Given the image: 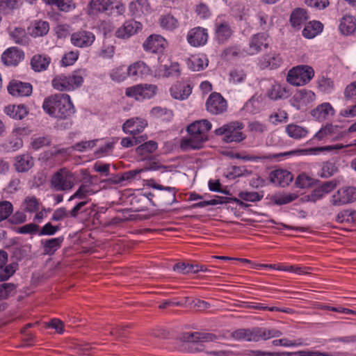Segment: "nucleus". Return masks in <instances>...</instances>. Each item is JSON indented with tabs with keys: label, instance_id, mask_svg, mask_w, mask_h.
Instances as JSON below:
<instances>
[{
	"label": "nucleus",
	"instance_id": "obj_38",
	"mask_svg": "<svg viewBox=\"0 0 356 356\" xmlns=\"http://www.w3.org/2000/svg\"><path fill=\"white\" fill-rule=\"evenodd\" d=\"M281 62L282 59L279 54L270 53L261 57L259 60V65L262 69L267 67L273 69L278 67Z\"/></svg>",
	"mask_w": 356,
	"mask_h": 356
},
{
	"label": "nucleus",
	"instance_id": "obj_60",
	"mask_svg": "<svg viewBox=\"0 0 356 356\" xmlns=\"http://www.w3.org/2000/svg\"><path fill=\"white\" fill-rule=\"evenodd\" d=\"M79 58L78 51H71L65 53L61 60L62 64L64 66H70L73 65Z\"/></svg>",
	"mask_w": 356,
	"mask_h": 356
},
{
	"label": "nucleus",
	"instance_id": "obj_64",
	"mask_svg": "<svg viewBox=\"0 0 356 356\" xmlns=\"http://www.w3.org/2000/svg\"><path fill=\"white\" fill-rule=\"evenodd\" d=\"M344 97L348 99L356 98V81L348 84L344 90Z\"/></svg>",
	"mask_w": 356,
	"mask_h": 356
},
{
	"label": "nucleus",
	"instance_id": "obj_48",
	"mask_svg": "<svg viewBox=\"0 0 356 356\" xmlns=\"http://www.w3.org/2000/svg\"><path fill=\"white\" fill-rule=\"evenodd\" d=\"M211 339V337L199 332H186L182 336V339L188 343H197L199 341H208Z\"/></svg>",
	"mask_w": 356,
	"mask_h": 356
},
{
	"label": "nucleus",
	"instance_id": "obj_2",
	"mask_svg": "<svg viewBox=\"0 0 356 356\" xmlns=\"http://www.w3.org/2000/svg\"><path fill=\"white\" fill-rule=\"evenodd\" d=\"M86 76L85 69L74 70L68 74H58L52 81V86L58 91H72L81 87Z\"/></svg>",
	"mask_w": 356,
	"mask_h": 356
},
{
	"label": "nucleus",
	"instance_id": "obj_16",
	"mask_svg": "<svg viewBox=\"0 0 356 356\" xmlns=\"http://www.w3.org/2000/svg\"><path fill=\"white\" fill-rule=\"evenodd\" d=\"M95 40V35L88 31H79L71 35V43L77 47L84 48L92 44Z\"/></svg>",
	"mask_w": 356,
	"mask_h": 356
},
{
	"label": "nucleus",
	"instance_id": "obj_10",
	"mask_svg": "<svg viewBox=\"0 0 356 356\" xmlns=\"http://www.w3.org/2000/svg\"><path fill=\"white\" fill-rule=\"evenodd\" d=\"M356 201V188L343 186L339 188L330 198V203L334 207H340Z\"/></svg>",
	"mask_w": 356,
	"mask_h": 356
},
{
	"label": "nucleus",
	"instance_id": "obj_61",
	"mask_svg": "<svg viewBox=\"0 0 356 356\" xmlns=\"http://www.w3.org/2000/svg\"><path fill=\"white\" fill-rule=\"evenodd\" d=\"M50 143V140L47 136H39L33 138L31 140V145L35 150H38L43 147L47 146Z\"/></svg>",
	"mask_w": 356,
	"mask_h": 356
},
{
	"label": "nucleus",
	"instance_id": "obj_28",
	"mask_svg": "<svg viewBox=\"0 0 356 356\" xmlns=\"http://www.w3.org/2000/svg\"><path fill=\"white\" fill-rule=\"evenodd\" d=\"M285 133L289 138L300 140L307 136L309 130L307 127L298 123H290L285 127Z\"/></svg>",
	"mask_w": 356,
	"mask_h": 356
},
{
	"label": "nucleus",
	"instance_id": "obj_6",
	"mask_svg": "<svg viewBox=\"0 0 356 356\" xmlns=\"http://www.w3.org/2000/svg\"><path fill=\"white\" fill-rule=\"evenodd\" d=\"M78 177L76 172L62 168L53 175L51 184L52 188L57 191H69L75 185Z\"/></svg>",
	"mask_w": 356,
	"mask_h": 356
},
{
	"label": "nucleus",
	"instance_id": "obj_23",
	"mask_svg": "<svg viewBox=\"0 0 356 356\" xmlns=\"http://www.w3.org/2000/svg\"><path fill=\"white\" fill-rule=\"evenodd\" d=\"M269 178L275 186L285 187L293 181V175L286 170L277 169L270 173Z\"/></svg>",
	"mask_w": 356,
	"mask_h": 356
},
{
	"label": "nucleus",
	"instance_id": "obj_53",
	"mask_svg": "<svg viewBox=\"0 0 356 356\" xmlns=\"http://www.w3.org/2000/svg\"><path fill=\"white\" fill-rule=\"evenodd\" d=\"M259 25L263 30L268 31L273 26V17L268 16L264 13H259L257 15Z\"/></svg>",
	"mask_w": 356,
	"mask_h": 356
},
{
	"label": "nucleus",
	"instance_id": "obj_54",
	"mask_svg": "<svg viewBox=\"0 0 356 356\" xmlns=\"http://www.w3.org/2000/svg\"><path fill=\"white\" fill-rule=\"evenodd\" d=\"M296 198L297 195L293 193H283L275 195L274 201L276 204L282 205L288 204Z\"/></svg>",
	"mask_w": 356,
	"mask_h": 356
},
{
	"label": "nucleus",
	"instance_id": "obj_56",
	"mask_svg": "<svg viewBox=\"0 0 356 356\" xmlns=\"http://www.w3.org/2000/svg\"><path fill=\"white\" fill-rule=\"evenodd\" d=\"M13 211V204L8 201L0 202V222L6 219Z\"/></svg>",
	"mask_w": 356,
	"mask_h": 356
},
{
	"label": "nucleus",
	"instance_id": "obj_31",
	"mask_svg": "<svg viewBox=\"0 0 356 356\" xmlns=\"http://www.w3.org/2000/svg\"><path fill=\"white\" fill-rule=\"evenodd\" d=\"M129 10L132 16L140 17L150 12V6L147 0H136L129 3Z\"/></svg>",
	"mask_w": 356,
	"mask_h": 356
},
{
	"label": "nucleus",
	"instance_id": "obj_22",
	"mask_svg": "<svg viewBox=\"0 0 356 356\" xmlns=\"http://www.w3.org/2000/svg\"><path fill=\"white\" fill-rule=\"evenodd\" d=\"M143 28L140 22L135 20L125 22L115 32V35L119 38H128L140 31Z\"/></svg>",
	"mask_w": 356,
	"mask_h": 356
},
{
	"label": "nucleus",
	"instance_id": "obj_11",
	"mask_svg": "<svg viewBox=\"0 0 356 356\" xmlns=\"http://www.w3.org/2000/svg\"><path fill=\"white\" fill-rule=\"evenodd\" d=\"M26 134L24 127L15 128L7 140L1 144L2 148L6 152H15L23 146L22 136Z\"/></svg>",
	"mask_w": 356,
	"mask_h": 356
},
{
	"label": "nucleus",
	"instance_id": "obj_14",
	"mask_svg": "<svg viewBox=\"0 0 356 356\" xmlns=\"http://www.w3.org/2000/svg\"><path fill=\"white\" fill-rule=\"evenodd\" d=\"M151 73L150 67L141 60L135 62L128 67V76L134 81L146 79Z\"/></svg>",
	"mask_w": 356,
	"mask_h": 356
},
{
	"label": "nucleus",
	"instance_id": "obj_9",
	"mask_svg": "<svg viewBox=\"0 0 356 356\" xmlns=\"http://www.w3.org/2000/svg\"><path fill=\"white\" fill-rule=\"evenodd\" d=\"M157 92V86L154 84H138L126 89L125 94L129 97L134 98L137 101L149 99L154 97Z\"/></svg>",
	"mask_w": 356,
	"mask_h": 356
},
{
	"label": "nucleus",
	"instance_id": "obj_24",
	"mask_svg": "<svg viewBox=\"0 0 356 356\" xmlns=\"http://www.w3.org/2000/svg\"><path fill=\"white\" fill-rule=\"evenodd\" d=\"M147 122L141 118H133L127 120L122 126V130L125 134L136 135L142 132L147 127Z\"/></svg>",
	"mask_w": 356,
	"mask_h": 356
},
{
	"label": "nucleus",
	"instance_id": "obj_7",
	"mask_svg": "<svg viewBox=\"0 0 356 356\" xmlns=\"http://www.w3.org/2000/svg\"><path fill=\"white\" fill-rule=\"evenodd\" d=\"M80 175L82 177V183L76 191L69 198V201L81 199L88 202V197L98 191L96 185L92 181V176L88 173L87 170L81 169Z\"/></svg>",
	"mask_w": 356,
	"mask_h": 356
},
{
	"label": "nucleus",
	"instance_id": "obj_32",
	"mask_svg": "<svg viewBox=\"0 0 356 356\" xmlns=\"http://www.w3.org/2000/svg\"><path fill=\"white\" fill-rule=\"evenodd\" d=\"M288 94L286 85L275 81L270 83V87L267 90L268 97L273 100L285 98Z\"/></svg>",
	"mask_w": 356,
	"mask_h": 356
},
{
	"label": "nucleus",
	"instance_id": "obj_43",
	"mask_svg": "<svg viewBox=\"0 0 356 356\" xmlns=\"http://www.w3.org/2000/svg\"><path fill=\"white\" fill-rule=\"evenodd\" d=\"M42 207L38 199L35 196H27L22 204V209L27 213H35Z\"/></svg>",
	"mask_w": 356,
	"mask_h": 356
},
{
	"label": "nucleus",
	"instance_id": "obj_19",
	"mask_svg": "<svg viewBox=\"0 0 356 356\" xmlns=\"http://www.w3.org/2000/svg\"><path fill=\"white\" fill-rule=\"evenodd\" d=\"M8 92L14 97H28L33 91L32 85L29 83L19 81H10L7 87Z\"/></svg>",
	"mask_w": 356,
	"mask_h": 356
},
{
	"label": "nucleus",
	"instance_id": "obj_46",
	"mask_svg": "<svg viewBox=\"0 0 356 356\" xmlns=\"http://www.w3.org/2000/svg\"><path fill=\"white\" fill-rule=\"evenodd\" d=\"M317 87L321 92L330 94L334 89V83L331 79L323 76L317 79Z\"/></svg>",
	"mask_w": 356,
	"mask_h": 356
},
{
	"label": "nucleus",
	"instance_id": "obj_12",
	"mask_svg": "<svg viewBox=\"0 0 356 356\" xmlns=\"http://www.w3.org/2000/svg\"><path fill=\"white\" fill-rule=\"evenodd\" d=\"M316 100V94L310 90H298L290 100L291 105L297 110H305Z\"/></svg>",
	"mask_w": 356,
	"mask_h": 356
},
{
	"label": "nucleus",
	"instance_id": "obj_52",
	"mask_svg": "<svg viewBox=\"0 0 356 356\" xmlns=\"http://www.w3.org/2000/svg\"><path fill=\"white\" fill-rule=\"evenodd\" d=\"M161 26L168 30H173L178 26V21L171 15L162 16L160 19Z\"/></svg>",
	"mask_w": 356,
	"mask_h": 356
},
{
	"label": "nucleus",
	"instance_id": "obj_57",
	"mask_svg": "<svg viewBox=\"0 0 356 356\" xmlns=\"http://www.w3.org/2000/svg\"><path fill=\"white\" fill-rule=\"evenodd\" d=\"M246 74L241 68H236L229 73V81L234 83H239L245 79Z\"/></svg>",
	"mask_w": 356,
	"mask_h": 356
},
{
	"label": "nucleus",
	"instance_id": "obj_20",
	"mask_svg": "<svg viewBox=\"0 0 356 356\" xmlns=\"http://www.w3.org/2000/svg\"><path fill=\"white\" fill-rule=\"evenodd\" d=\"M167 41L159 35H152L143 43V48L146 51L160 53L167 46Z\"/></svg>",
	"mask_w": 356,
	"mask_h": 356
},
{
	"label": "nucleus",
	"instance_id": "obj_45",
	"mask_svg": "<svg viewBox=\"0 0 356 356\" xmlns=\"http://www.w3.org/2000/svg\"><path fill=\"white\" fill-rule=\"evenodd\" d=\"M109 76L113 81L120 83L126 80L128 76V67L120 65L113 68L109 72Z\"/></svg>",
	"mask_w": 356,
	"mask_h": 356
},
{
	"label": "nucleus",
	"instance_id": "obj_51",
	"mask_svg": "<svg viewBox=\"0 0 356 356\" xmlns=\"http://www.w3.org/2000/svg\"><path fill=\"white\" fill-rule=\"evenodd\" d=\"M336 127L332 124H327L322 127L313 136L314 139L321 140L328 136H331L335 129Z\"/></svg>",
	"mask_w": 356,
	"mask_h": 356
},
{
	"label": "nucleus",
	"instance_id": "obj_15",
	"mask_svg": "<svg viewBox=\"0 0 356 356\" xmlns=\"http://www.w3.org/2000/svg\"><path fill=\"white\" fill-rule=\"evenodd\" d=\"M208 38L207 29L199 26L190 30L186 36L188 42L195 47L204 46Z\"/></svg>",
	"mask_w": 356,
	"mask_h": 356
},
{
	"label": "nucleus",
	"instance_id": "obj_26",
	"mask_svg": "<svg viewBox=\"0 0 356 356\" xmlns=\"http://www.w3.org/2000/svg\"><path fill=\"white\" fill-rule=\"evenodd\" d=\"M34 164L33 156L29 153L19 154L14 158L13 165L18 172H28Z\"/></svg>",
	"mask_w": 356,
	"mask_h": 356
},
{
	"label": "nucleus",
	"instance_id": "obj_35",
	"mask_svg": "<svg viewBox=\"0 0 356 356\" xmlns=\"http://www.w3.org/2000/svg\"><path fill=\"white\" fill-rule=\"evenodd\" d=\"M51 62V58L45 54H35L31 60V69L36 72H40L46 70Z\"/></svg>",
	"mask_w": 356,
	"mask_h": 356
},
{
	"label": "nucleus",
	"instance_id": "obj_18",
	"mask_svg": "<svg viewBox=\"0 0 356 356\" xmlns=\"http://www.w3.org/2000/svg\"><path fill=\"white\" fill-rule=\"evenodd\" d=\"M24 58V51L15 47L8 48L1 55V60L7 66H16Z\"/></svg>",
	"mask_w": 356,
	"mask_h": 356
},
{
	"label": "nucleus",
	"instance_id": "obj_44",
	"mask_svg": "<svg viewBox=\"0 0 356 356\" xmlns=\"http://www.w3.org/2000/svg\"><path fill=\"white\" fill-rule=\"evenodd\" d=\"M63 237L54 238L42 241L44 252L47 254H54L61 246Z\"/></svg>",
	"mask_w": 356,
	"mask_h": 356
},
{
	"label": "nucleus",
	"instance_id": "obj_17",
	"mask_svg": "<svg viewBox=\"0 0 356 356\" xmlns=\"http://www.w3.org/2000/svg\"><path fill=\"white\" fill-rule=\"evenodd\" d=\"M268 34L265 33H259L254 34L252 36L249 47L246 50V54L248 55H255L260 52L262 47H268Z\"/></svg>",
	"mask_w": 356,
	"mask_h": 356
},
{
	"label": "nucleus",
	"instance_id": "obj_42",
	"mask_svg": "<svg viewBox=\"0 0 356 356\" xmlns=\"http://www.w3.org/2000/svg\"><path fill=\"white\" fill-rule=\"evenodd\" d=\"M173 270L182 274L197 273L200 271H204L205 268L202 266L193 265L186 263H178L174 265Z\"/></svg>",
	"mask_w": 356,
	"mask_h": 356
},
{
	"label": "nucleus",
	"instance_id": "obj_21",
	"mask_svg": "<svg viewBox=\"0 0 356 356\" xmlns=\"http://www.w3.org/2000/svg\"><path fill=\"white\" fill-rule=\"evenodd\" d=\"M310 114L314 120L323 122L333 117L335 110L330 103L324 102L312 109Z\"/></svg>",
	"mask_w": 356,
	"mask_h": 356
},
{
	"label": "nucleus",
	"instance_id": "obj_1",
	"mask_svg": "<svg viewBox=\"0 0 356 356\" xmlns=\"http://www.w3.org/2000/svg\"><path fill=\"white\" fill-rule=\"evenodd\" d=\"M42 108L50 116L66 119L75 113V108L67 94H56L44 99Z\"/></svg>",
	"mask_w": 356,
	"mask_h": 356
},
{
	"label": "nucleus",
	"instance_id": "obj_37",
	"mask_svg": "<svg viewBox=\"0 0 356 356\" xmlns=\"http://www.w3.org/2000/svg\"><path fill=\"white\" fill-rule=\"evenodd\" d=\"M8 33L10 38L16 44L23 46L29 44V39L24 28L10 26L8 28Z\"/></svg>",
	"mask_w": 356,
	"mask_h": 356
},
{
	"label": "nucleus",
	"instance_id": "obj_27",
	"mask_svg": "<svg viewBox=\"0 0 356 356\" xmlns=\"http://www.w3.org/2000/svg\"><path fill=\"white\" fill-rule=\"evenodd\" d=\"M28 33L33 38L42 37L49 31V24L42 19L32 21L27 27Z\"/></svg>",
	"mask_w": 356,
	"mask_h": 356
},
{
	"label": "nucleus",
	"instance_id": "obj_49",
	"mask_svg": "<svg viewBox=\"0 0 356 356\" xmlns=\"http://www.w3.org/2000/svg\"><path fill=\"white\" fill-rule=\"evenodd\" d=\"M110 4L109 0H91L90 10L92 13L104 12L108 9Z\"/></svg>",
	"mask_w": 356,
	"mask_h": 356
},
{
	"label": "nucleus",
	"instance_id": "obj_25",
	"mask_svg": "<svg viewBox=\"0 0 356 356\" xmlns=\"http://www.w3.org/2000/svg\"><path fill=\"white\" fill-rule=\"evenodd\" d=\"M211 127V123L209 120L204 119L192 122L187 127L186 130L188 134L207 138V133Z\"/></svg>",
	"mask_w": 356,
	"mask_h": 356
},
{
	"label": "nucleus",
	"instance_id": "obj_58",
	"mask_svg": "<svg viewBox=\"0 0 356 356\" xmlns=\"http://www.w3.org/2000/svg\"><path fill=\"white\" fill-rule=\"evenodd\" d=\"M355 213V211L352 210H343L341 212L339 213L336 216V221L339 223L343 222H355V220L353 218V213Z\"/></svg>",
	"mask_w": 356,
	"mask_h": 356
},
{
	"label": "nucleus",
	"instance_id": "obj_47",
	"mask_svg": "<svg viewBox=\"0 0 356 356\" xmlns=\"http://www.w3.org/2000/svg\"><path fill=\"white\" fill-rule=\"evenodd\" d=\"M150 115L155 118L160 119L163 121H170L173 113L171 110L161 107H154L150 111Z\"/></svg>",
	"mask_w": 356,
	"mask_h": 356
},
{
	"label": "nucleus",
	"instance_id": "obj_8",
	"mask_svg": "<svg viewBox=\"0 0 356 356\" xmlns=\"http://www.w3.org/2000/svg\"><path fill=\"white\" fill-rule=\"evenodd\" d=\"M243 129V124L241 122H232L216 129L215 134L218 136H224L223 140L226 143H238L245 138L241 132Z\"/></svg>",
	"mask_w": 356,
	"mask_h": 356
},
{
	"label": "nucleus",
	"instance_id": "obj_4",
	"mask_svg": "<svg viewBox=\"0 0 356 356\" xmlns=\"http://www.w3.org/2000/svg\"><path fill=\"white\" fill-rule=\"evenodd\" d=\"M314 69L307 65H300L289 70L286 81L294 86H303L310 82L314 76Z\"/></svg>",
	"mask_w": 356,
	"mask_h": 356
},
{
	"label": "nucleus",
	"instance_id": "obj_5",
	"mask_svg": "<svg viewBox=\"0 0 356 356\" xmlns=\"http://www.w3.org/2000/svg\"><path fill=\"white\" fill-rule=\"evenodd\" d=\"M214 39L218 44H225L234 34L232 19L225 15H219L213 22Z\"/></svg>",
	"mask_w": 356,
	"mask_h": 356
},
{
	"label": "nucleus",
	"instance_id": "obj_34",
	"mask_svg": "<svg viewBox=\"0 0 356 356\" xmlns=\"http://www.w3.org/2000/svg\"><path fill=\"white\" fill-rule=\"evenodd\" d=\"M209 60L204 54L192 55L186 60L188 67L193 71H200L208 65Z\"/></svg>",
	"mask_w": 356,
	"mask_h": 356
},
{
	"label": "nucleus",
	"instance_id": "obj_36",
	"mask_svg": "<svg viewBox=\"0 0 356 356\" xmlns=\"http://www.w3.org/2000/svg\"><path fill=\"white\" fill-rule=\"evenodd\" d=\"M323 30V24L316 20L309 22L303 29L302 34L304 38L313 39L321 34Z\"/></svg>",
	"mask_w": 356,
	"mask_h": 356
},
{
	"label": "nucleus",
	"instance_id": "obj_41",
	"mask_svg": "<svg viewBox=\"0 0 356 356\" xmlns=\"http://www.w3.org/2000/svg\"><path fill=\"white\" fill-rule=\"evenodd\" d=\"M158 148V143L154 140H149L139 145L136 148V153L143 157L148 158L150 154L154 153Z\"/></svg>",
	"mask_w": 356,
	"mask_h": 356
},
{
	"label": "nucleus",
	"instance_id": "obj_59",
	"mask_svg": "<svg viewBox=\"0 0 356 356\" xmlns=\"http://www.w3.org/2000/svg\"><path fill=\"white\" fill-rule=\"evenodd\" d=\"M15 291V286L10 283H3L0 285V300L6 299L13 296Z\"/></svg>",
	"mask_w": 356,
	"mask_h": 356
},
{
	"label": "nucleus",
	"instance_id": "obj_29",
	"mask_svg": "<svg viewBox=\"0 0 356 356\" xmlns=\"http://www.w3.org/2000/svg\"><path fill=\"white\" fill-rule=\"evenodd\" d=\"M207 138L188 134V136L182 138L180 147L184 151L199 149L202 147L204 143L207 140Z\"/></svg>",
	"mask_w": 356,
	"mask_h": 356
},
{
	"label": "nucleus",
	"instance_id": "obj_13",
	"mask_svg": "<svg viewBox=\"0 0 356 356\" xmlns=\"http://www.w3.org/2000/svg\"><path fill=\"white\" fill-rule=\"evenodd\" d=\"M206 108L211 114H221L226 111L227 102L220 93L212 92L207 100Z\"/></svg>",
	"mask_w": 356,
	"mask_h": 356
},
{
	"label": "nucleus",
	"instance_id": "obj_55",
	"mask_svg": "<svg viewBox=\"0 0 356 356\" xmlns=\"http://www.w3.org/2000/svg\"><path fill=\"white\" fill-rule=\"evenodd\" d=\"M152 187L154 189L159 190V191H166L168 192L169 198L168 202H166L167 204H172L173 202L176 200V193L177 191L175 188L170 187V186H163L159 184H154L152 186Z\"/></svg>",
	"mask_w": 356,
	"mask_h": 356
},
{
	"label": "nucleus",
	"instance_id": "obj_40",
	"mask_svg": "<svg viewBox=\"0 0 356 356\" xmlns=\"http://www.w3.org/2000/svg\"><path fill=\"white\" fill-rule=\"evenodd\" d=\"M308 19L307 11L303 8H296L290 16V22L293 27L300 29Z\"/></svg>",
	"mask_w": 356,
	"mask_h": 356
},
{
	"label": "nucleus",
	"instance_id": "obj_33",
	"mask_svg": "<svg viewBox=\"0 0 356 356\" xmlns=\"http://www.w3.org/2000/svg\"><path fill=\"white\" fill-rule=\"evenodd\" d=\"M172 97L175 99L184 100L192 92V88L189 85L177 83L174 84L170 90Z\"/></svg>",
	"mask_w": 356,
	"mask_h": 356
},
{
	"label": "nucleus",
	"instance_id": "obj_30",
	"mask_svg": "<svg viewBox=\"0 0 356 356\" xmlns=\"http://www.w3.org/2000/svg\"><path fill=\"white\" fill-rule=\"evenodd\" d=\"M3 112L10 118L20 120L24 119L29 113L26 106L23 104H10L4 107Z\"/></svg>",
	"mask_w": 356,
	"mask_h": 356
},
{
	"label": "nucleus",
	"instance_id": "obj_62",
	"mask_svg": "<svg viewBox=\"0 0 356 356\" xmlns=\"http://www.w3.org/2000/svg\"><path fill=\"white\" fill-rule=\"evenodd\" d=\"M337 170V167L335 165L331 162H326L323 163L321 172V176L322 177H330L332 176Z\"/></svg>",
	"mask_w": 356,
	"mask_h": 356
},
{
	"label": "nucleus",
	"instance_id": "obj_50",
	"mask_svg": "<svg viewBox=\"0 0 356 356\" xmlns=\"http://www.w3.org/2000/svg\"><path fill=\"white\" fill-rule=\"evenodd\" d=\"M20 6L17 0H0V13L8 14Z\"/></svg>",
	"mask_w": 356,
	"mask_h": 356
},
{
	"label": "nucleus",
	"instance_id": "obj_3",
	"mask_svg": "<svg viewBox=\"0 0 356 356\" xmlns=\"http://www.w3.org/2000/svg\"><path fill=\"white\" fill-rule=\"evenodd\" d=\"M281 335L282 332L278 330L266 329L264 327L238 329L233 332L232 334V337L235 340L254 342L279 337Z\"/></svg>",
	"mask_w": 356,
	"mask_h": 356
},
{
	"label": "nucleus",
	"instance_id": "obj_39",
	"mask_svg": "<svg viewBox=\"0 0 356 356\" xmlns=\"http://www.w3.org/2000/svg\"><path fill=\"white\" fill-rule=\"evenodd\" d=\"M355 29L356 20L352 15H345L339 20V29L343 35H350L355 31Z\"/></svg>",
	"mask_w": 356,
	"mask_h": 356
},
{
	"label": "nucleus",
	"instance_id": "obj_63",
	"mask_svg": "<svg viewBox=\"0 0 356 356\" xmlns=\"http://www.w3.org/2000/svg\"><path fill=\"white\" fill-rule=\"evenodd\" d=\"M313 183V179L306 174L300 175L296 180V185L301 188H307Z\"/></svg>",
	"mask_w": 356,
	"mask_h": 356
}]
</instances>
